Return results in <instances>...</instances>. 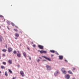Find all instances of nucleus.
<instances>
[{
    "mask_svg": "<svg viewBox=\"0 0 79 79\" xmlns=\"http://www.w3.org/2000/svg\"><path fill=\"white\" fill-rule=\"evenodd\" d=\"M65 77L67 79H69L70 78V75L69 74H67L65 76Z\"/></svg>",
    "mask_w": 79,
    "mask_h": 79,
    "instance_id": "nucleus-1",
    "label": "nucleus"
},
{
    "mask_svg": "<svg viewBox=\"0 0 79 79\" xmlns=\"http://www.w3.org/2000/svg\"><path fill=\"white\" fill-rule=\"evenodd\" d=\"M46 67L48 70H51V69H52L51 68V67L48 65H47Z\"/></svg>",
    "mask_w": 79,
    "mask_h": 79,
    "instance_id": "nucleus-2",
    "label": "nucleus"
},
{
    "mask_svg": "<svg viewBox=\"0 0 79 79\" xmlns=\"http://www.w3.org/2000/svg\"><path fill=\"white\" fill-rule=\"evenodd\" d=\"M38 47L40 49L43 50L44 49V46L41 45H38Z\"/></svg>",
    "mask_w": 79,
    "mask_h": 79,
    "instance_id": "nucleus-3",
    "label": "nucleus"
},
{
    "mask_svg": "<svg viewBox=\"0 0 79 79\" xmlns=\"http://www.w3.org/2000/svg\"><path fill=\"white\" fill-rule=\"evenodd\" d=\"M17 52L18 53L17 54V56H18V57H20L21 54V53H20V52H19V51H17Z\"/></svg>",
    "mask_w": 79,
    "mask_h": 79,
    "instance_id": "nucleus-4",
    "label": "nucleus"
},
{
    "mask_svg": "<svg viewBox=\"0 0 79 79\" xmlns=\"http://www.w3.org/2000/svg\"><path fill=\"white\" fill-rule=\"evenodd\" d=\"M20 73L22 75V77H24V72L22 71L20 72Z\"/></svg>",
    "mask_w": 79,
    "mask_h": 79,
    "instance_id": "nucleus-5",
    "label": "nucleus"
},
{
    "mask_svg": "<svg viewBox=\"0 0 79 79\" xmlns=\"http://www.w3.org/2000/svg\"><path fill=\"white\" fill-rule=\"evenodd\" d=\"M8 49L9 52H11L13 50V49L11 48H9Z\"/></svg>",
    "mask_w": 79,
    "mask_h": 79,
    "instance_id": "nucleus-6",
    "label": "nucleus"
},
{
    "mask_svg": "<svg viewBox=\"0 0 79 79\" xmlns=\"http://www.w3.org/2000/svg\"><path fill=\"white\" fill-rule=\"evenodd\" d=\"M44 58H45L47 60H48V61H51V59H50V58H48V57L45 56H44Z\"/></svg>",
    "mask_w": 79,
    "mask_h": 79,
    "instance_id": "nucleus-7",
    "label": "nucleus"
},
{
    "mask_svg": "<svg viewBox=\"0 0 79 79\" xmlns=\"http://www.w3.org/2000/svg\"><path fill=\"white\" fill-rule=\"evenodd\" d=\"M59 57L60 60H63V56H59Z\"/></svg>",
    "mask_w": 79,
    "mask_h": 79,
    "instance_id": "nucleus-8",
    "label": "nucleus"
},
{
    "mask_svg": "<svg viewBox=\"0 0 79 79\" xmlns=\"http://www.w3.org/2000/svg\"><path fill=\"white\" fill-rule=\"evenodd\" d=\"M23 56H24L25 58H26V57H27V55H26V53L25 52H23Z\"/></svg>",
    "mask_w": 79,
    "mask_h": 79,
    "instance_id": "nucleus-9",
    "label": "nucleus"
},
{
    "mask_svg": "<svg viewBox=\"0 0 79 79\" xmlns=\"http://www.w3.org/2000/svg\"><path fill=\"white\" fill-rule=\"evenodd\" d=\"M8 63H10V64H12V60H9L8 61Z\"/></svg>",
    "mask_w": 79,
    "mask_h": 79,
    "instance_id": "nucleus-10",
    "label": "nucleus"
},
{
    "mask_svg": "<svg viewBox=\"0 0 79 79\" xmlns=\"http://www.w3.org/2000/svg\"><path fill=\"white\" fill-rule=\"evenodd\" d=\"M58 73H59V72H58V71H56L55 73V76H57V75L58 74Z\"/></svg>",
    "mask_w": 79,
    "mask_h": 79,
    "instance_id": "nucleus-11",
    "label": "nucleus"
},
{
    "mask_svg": "<svg viewBox=\"0 0 79 79\" xmlns=\"http://www.w3.org/2000/svg\"><path fill=\"white\" fill-rule=\"evenodd\" d=\"M15 35L17 37H18L19 35V34H18L17 33H16L15 34Z\"/></svg>",
    "mask_w": 79,
    "mask_h": 79,
    "instance_id": "nucleus-12",
    "label": "nucleus"
},
{
    "mask_svg": "<svg viewBox=\"0 0 79 79\" xmlns=\"http://www.w3.org/2000/svg\"><path fill=\"white\" fill-rule=\"evenodd\" d=\"M3 39V37H2V36L0 35V41L1 42L2 41V39Z\"/></svg>",
    "mask_w": 79,
    "mask_h": 79,
    "instance_id": "nucleus-13",
    "label": "nucleus"
},
{
    "mask_svg": "<svg viewBox=\"0 0 79 79\" xmlns=\"http://www.w3.org/2000/svg\"><path fill=\"white\" fill-rule=\"evenodd\" d=\"M68 73H69V74H73V73L72 72H71V71L70 70H69L68 71Z\"/></svg>",
    "mask_w": 79,
    "mask_h": 79,
    "instance_id": "nucleus-14",
    "label": "nucleus"
},
{
    "mask_svg": "<svg viewBox=\"0 0 79 79\" xmlns=\"http://www.w3.org/2000/svg\"><path fill=\"white\" fill-rule=\"evenodd\" d=\"M50 52L51 53H55V51L54 50H51L50 51Z\"/></svg>",
    "mask_w": 79,
    "mask_h": 79,
    "instance_id": "nucleus-15",
    "label": "nucleus"
},
{
    "mask_svg": "<svg viewBox=\"0 0 79 79\" xmlns=\"http://www.w3.org/2000/svg\"><path fill=\"white\" fill-rule=\"evenodd\" d=\"M5 75H6V76H8V73H7V71H6L5 73Z\"/></svg>",
    "mask_w": 79,
    "mask_h": 79,
    "instance_id": "nucleus-16",
    "label": "nucleus"
},
{
    "mask_svg": "<svg viewBox=\"0 0 79 79\" xmlns=\"http://www.w3.org/2000/svg\"><path fill=\"white\" fill-rule=\"evenodd\" d=\"M38 52H40V53H44V51L41 50V51H38Z\"/></svg>",
    "mask_w": 79,
    "mask_h": 79,
    "instance_id": "nucleus-17",
    "label": "nucleus"
},
{
    "mask_svg": "<svg viewBox=\"0 0 79 79\" xmlns=\"http://www.w3.org/2000/svg\"><path fill=\"white\" fill-rule=\"evenodd\" d=\"M1 68H2V69H5V67L4 66H1Z\"/></svg>",
    "mask_w": 79,
    "mask_h": 79,
    "instance_id": "nucleus-18",
    "label": "nucleus"
},
{
    "mask_svg": "<svg viewBox=\"0 0 79 79\" xmlns=\"http://www.w3.org/2000/svg\"><path fill=\"white\" fill-rule=\"evenodd\" d=\"M65 71V69L64 68L62 69V71L63 72Z\"/></svg>",
    "mask_w": 79,
    "mask_h": 79,
    "instance_id": "nucleus-19",
    "label": "nucleus"
},
{
    "mask_svg": "<svg viewBox=\"0 0 79 79\" xmlns=\"http://www.w3.org/2000/svg\"><path fill=\"white\" fill-rule=\"evenodd\" d=\"M11 25H12V26H15V23H11Z\"/></svg>",
    "mask_w": 79,
    "mask_h": 79,
    "instance_id": "nucleus-20",
    "label": "nucleus"
},
{
    "mask_svg": "<svg viewBox=\"0 0 79 79\" xmlns=\"http://www.w3.org/2000/svg\"><path fill=\"white\" fill-rule=\"evenodd\" d=\"M9 73H12V71H11V69H9Z\"/></svg>",
    "mask_w": 79,
    "mask_h": 79,
    "instance_id": "nucleus-21",
    "label": "nucleus"
},
{
    "mask_svg": "<svg viewBox=\"0 0 79 79\" xmlns=\"http://www.w3.org/2000/svg\"><path fill=\"white\" fill-rule=\"evenodd\" d=\"M2 64H4V65H6V62H2Z\"/></svg>",
    "mask_w": 79,
    "mask_h": 79,
    "instance_id": "nucleus-22",
    "label": "nucleus"
},
{
    "mask_svg": "<svg viewBox=\"0 0 79 79\" xmlns=\"http://www.w3.org/2000/svg\"><path fill=\"white\" fill-rule=\"evenodd\" d=\"M2 51L3 52H6V49H3Z\"/></svg>",
    "mask_w": 79,
    "mask_h": 79,
    "instance_id": "nucleus-23",
    "label": "nucleus"
},
{
    "mask_svg": "<svg viewBox=\"0 0 79 79\" xmlns=\"http://www.w3.org/2000/svg\"><path fill=\"white\" fill-rule=\"evenodd\" d=\"M62 72L63 73H64V74H66V72L65 70V71H63V72Z\"/></svg>",
    "mask_w": 79,
    "mask_h": 79,
    "instance_id": "nucleus-24",
    "label": "nucleus"
},
{
    "mask_svg": "<svg viewBox=\"0 0 79 79\" xmlns=\"http://www.w3.org/2000/svg\"><path fill=\"white\" fill-rule=\"evenodd\" d=\"M44 53H47V51H43Z\"/></svg>",
    "mask_w": 79,
    "mask_h": 79,
    "instance_id": "nucleus-25",
    "label": "nucleus"
},
{
    "mask_svg": "<svg viewBox=\"0 0 79 79\" xmlns=\"http://www.w3.org/2000/svg\"><path fill=\"white\" fill-rule=\"evenodd\" d=\"M14 30L15 31H16V32H18V30H17V29H14Z\"/></svg>",
    "mask_w": 79,
    "mask_h": 79,
    "instance_id": "nucleus-26",
    "label": "nucleus"
},
{
    "mask_svg": "<svg viewBox=\"0 0 79 79\" xmlns=\"http://www.w3.org/2000/svg\"><path fill=\"white\" fill-rule=\"evenodd\" d=\"M13 53H14V54H16V51H14L13 52Z\"/></svg>",
    "mask_w": 79,
    "mask_h": 79,
    "instance_id": "nucleus-27",
    "label": "nucleus"
},
{
    "mask_svg": "<svg viewBox=\"0 0 79 79\" xmlns=\"http://www.w3.org/2000/svg\"><path fill=\"white\" fill-rule=\"evenodd\" d=\"M7 23L8 24H9V25L10 24V22H9V21H7Z\"/></svg>",
    "mask_w": 79,
    "mask_h": 79,
    "instance_id": "nucleus-28",
    "label": "nucleus"
},
{
    "mask_svg": "<svg viewBox=\"0 0 79 79\" xmlns=\"http://www.w3.org/2000/svg\"><path fill=\"white\" fill-rule=\"evenodd\" d=\"M16 79V77H13V79Z\"/></svg>",
    "mask_w": 79,
    "mask_h": 79,
    "instance_id": "nucleus-29",
    "label": "nucleus"
},
{
    "mask_svg": "<svg viewBox=\"0 0 79 79\" xmlns=\"http://www.w3.org/2000/svg\"><path fill=\"white\" fill-rule=\"evenodd\" d=\"M72 70H73V71H74V70H76V68H73V69Z\"/></svg>",
    "mask_w": 79,
    "mask_h": 79,
    "instance_id": "nucleus-30",
    "label": "nucleus"
},
{
    "mask_svg": "<svg viewBox=\"0 0 79 79\" xmlns=\"http://www.w3.org/2000/svg\"><path fill=\"white\" fill-rule=\"evenodd\" d=\"M15 27H16V28H17V29H18V27L16 26H15Z\"/></svg>",
    "mask_w": 79,
    "mask_h": 79,
    "instance_id": "nucleus-31",
    "label": "nucleus"
},
{
    "mask_svg": "<svg viewBox=\"0 0 79 79\" xmlns=\"http://www.w3.org/2000/svg\"><path fill=\"white\" fill-rule=\"evenodd\" d=\"M0 17H1V18H3V16L2 15H0Z\"/></svg>",
    "mask_w": 79,
    "mask_h": 79,
    "instance_id": "nucleus-32",
    "label": "nucleus"
},
{
    "mask_svg": "<svg viewBox=\"0 0 79 79\" xmlns=\"http://www.w3.org/2000/svg\"><path fill=\"white\" fill-rule=\"evenodd\" d=\"M40 61V60L38 59L37 60V62H39Z\"/></svg>",
    "mask_w": 79,
    "mask_h": 79,
    "instance_id": "nucleus-33",
    "label": "nucleus"
},
{
    "mask_svg": "<svg viewBox=\"0 0 79 79\" xmlns=\"http://www.w3.org/2000/svg\"><path fill=\"white\" fill-rule=\"evenodd\" d=\"M2 56H5V54H3L2 55Z\"/></svg>",
    "mask_w": 79,
    "mask_h": 79,
    "instance_id": "nucleus-34",
    "label": "nucleus"
},
{
    "mask_svg": "<svg viewBox=\"0 0 79 79\" xmlns=\"http://www.w3.org/2000/svg\"><path fill=\"white\" fill-rule=\"evenodd\" d=\"M35 44H34L33 45V47H35Z\"/></svg>",
    "mask_w": 79,
    "mask_h": 79,
    "instance_id": "nucleus-35",
    "label": "nucleus"
},
{
    "mask_svg": "<svg viewBox=\"0 0 79 79\" xmlns=\"http://www.w3.org/2000/svg\"><path fill=\"white\" fill-rule=\"evenodd\" d=\"M27 48L28 50H30V49H29V48L28 47H27Z\"/></svg>",
    "mask_w": 79,
    "mask_h": 79,
    "instance_id": "nucleus-36",
    "label": "nucleus"
},
{
    "mask_svg": "<svg viewBox=\"0 0 79 79\" xmlns=\"http://www.w3.org/2000/svg\"><path fill=\"white\" fill-rule=\"evenodd\" d=\"M54 56V55H51V56L52 57V56Z\"/></svg>",
    "mask_w": 79,
    "mask_h": 79,
    "instance_id": "nucleus-37",
    "label": "nucleus"
},
{
    "mask_svg": "<svg viewBox=\"0 0 79 79\" xmlns=\"http://www.w3.org/2000/svg\"><path fill=\"white\" fill-rule=\"evenodd\" d=\"M29 59H30V60H31V57H29Z\"/></svg>",
    "mask_w": 79,
    "mask_h": 79,
    "instance_id": "nucleus-38",
    "label": "nucleus"
},
{
    "mask_svg": "<svg viewBox=\"0 0 79 79\" xmlns=\"http://www.w3.org/2000/svg\"><path fill=\"white\" fill-rule=\"evenodd\" d=\"M39 58H40V59H42V58L41 57H39Z\"/></svg>",
    "mask_w": 79,
    "mask_h": 79,
    "instance_id": "nucleus-39",
    "label": "nucleus"
},
{
    "mask_svg": "<svg viewBox=\"0 0 79 79\" xmlns=\"http://www.w3.org/2000/svg\"><path fill=\"white\" fill-rule=\"evenodd\" d=\"M15 39L16 40V39H17V38H15Z\"/></svg>",
    "mask_w": 79,
    "mask_h": 79,
    "instance_id": "nucleus-40",
    "label": "nucleus"
},
{
    "mask_svg": "<svg viewBox=\"0 0 79 79\" xmlns=\"http://www.w3.org/2000/svg\"><path fill=\"white\" fill-rule=\"evenodd\" d=\"M65 61H67V60H65Z\"/></svg>",
    "mask_w": 79,
    "mask_h": 79,
    "instance_id": "nucleus-41",
    "label": "nucleus"
},
{
    "mask_svg": "<svg viewBox=\"0 0 79 79\" xmlns=\"http://www.w3.org/2000/svg\"><path fill=\"white\" fill-rule=\"evenodd\" d=\"M0 73H2V72L1 71H0Z\"/></svg>",
    "mask_w": 79,
    "mask_h": 79,
    "instance_id": "nucleus-42",
    "label": "nucleus"
},
{
    "mask_svg": "<svg viewBox=\"0 0 79 79\" xmlns=\"http://www.w3.org/2000/svg\"><path fill=\"white\" fill-rule=\"evenodd\" d=\"M1 56L0 57V60H1Z\"/></svg>",
    "mask_w": 79,
    "mask_h": 79,
    "instance_id": "nucleus-43",
    "label": "nucleus"
},
{
    "mask_svg": "<svg viewBox=\"0 0 79 79\" xmlns=\"http://www.w3.org/2000/svg\"><path fill=\"white\" fill-rule=\"evenodd\" d=\"M7 28L8 29H9V28H8V27H7Z\"/></svg>",
    "mask_w": 79,
    "mask_h": 79,
    "instance_id": "nucleus-44",
    "label": "nucleus"
},
{
    "mask_svg": "<svg viewBox=\"0 0 79 79\" xmlns=\"http://www.w3.org/2000/svg\"><path fill=\"white\" fill-rule=\"evenodd\" d=\"M21 33H22V32H20Z\"/></svg>",
    "mask_w": 79,
    "mask_h": 79,
    "instance_id": "nucleus-45",
    "label": "nucleus"
},
{
    "mask_svg": "<svg viewBox=\"0 0 79 79\" xmlns=\"http://www.w3.org/2000/svg\"><path fill=\"white\" fill-rule=\"evenodd\" d=\"M32 43V44H34V43Z\"/></svg>",
    "mask_w": 79,
    "mask_h": 79,
    "instance_id": "nucleus-46",
    "label": "nucleus"
},
{
    "mask_svg": "<svg viewBox=\"0 0 79 79\" xmlns=\"http://www.w3.org/2000/svg\"><path fill=\"white\" fill-rule=\"evenodd\" d=\"M0 28H1V26H0Z\"/></svg>",
    "mask_w": 79,
    "mask_h": 79,
    "instance_id": "nucleus-47",
    "label": "nucleus"
},
{
    "mask_svg": "<svg viewBox=\"0 0 79 79\" xmlns=\"http://www.w3.org/2000/svg\"><path fill=\"white\" fill-rule=\"evenodd\" d=\"M73 79H74V78H73Z\"/></svg>",
    "mask_w": 79,
    "mask_h": 79,
    "instance_id": "nucleus-48",
    "label": "nucleus"
}]
</instances>
